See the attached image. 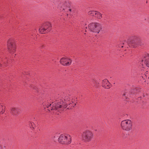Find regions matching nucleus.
<instances>
[{
	"instance_id": "obj_1",
	"label": "nucleus",
	"mask_w": 149,
	"mask_h": 149,
	"mask_svg": "<svg viewBox=\"0 0 149 149\" xmlns=\"http://www.w3.org/2000/svg\"><path fill=\"white\" fill-rule=\"evenodd\" d=\"M70 99L69 97H65V101L64 102L61 99H56V102L54 103L52 102V104L50 100L45 101L43 102L42 104L45 110H47L49 112L51 111H53L54 113L58 114V113H56V112L57 111L61 113L64 111L67 107L68 104L72 107H74L76 105V103L73 102L72 100L71 101L70 103L68 102Z\"/></svg>"
},
{
	"instance_id": "obj_2",
	"label": "nucleus",
	"mask_w": 149,
	"mask_h": 149,
	"mask_svg": "<svg viewBox=\"0 0 149 149\" xmlns=\"http://www.w3.org/2000/svg\"><path fill=\"white\" fill-rule=\"evenodd\" d=\"M84 26L83 28L85 29L86 32L90 31H91L98 33L101 29L100 24L97 23H92L87 25L86 23H84Z\"/></svg>"
},
{
	"instance_id": "obj_3",
	"label": "nucleus",
	"mask_w": 149,
	"mask_h": 149,
	"mask_svg": "<svg viewBox=\"0 0 149 149\" xmlns=\"http://www.w3.org/2000/svg\"><path fill=\"white\" fill-rule=\"evenodd\" d=\"M120 125L122 129L127 131H130L132 129V122L129 119L125 120L122 121Z\"/></svg>"
},
{
	"instance_id": "obj_4",
	"label": "nucleus",
	"mask_w": 149,
	"mask_h": 149,
	"mask_svg": "<svg viewBox=\"0 0 149 149\" xmlns=\"http://www.w3.org/2000/svg\"><path fill=\"white\" fill-rule=\"evenodd\" d=\"M59 142L62 144H68L71 142V138L70 136L67 134H61L58 138Z\"/></svg>"
},
{
	"instance_id": "obj_5",
	"label": "nucleus",
	"mask_w": 149,
	"mask_h": 149,
	"mask_svg": "<svg viewBox=\"0 0 149 149\" xmlns=\"http://www.w3.org/2000/svg\"><path fill=\"white\" fill-rule=\"evenodd\" d=\"M51 27V24L49 22H46L43 24L40 27L39 31L40 33H45L50 31Z\"/></svg>"
},
{
	"instance_id": "obj_6",
	"label": "nucleus",
	"mask_w": 149,
	"mask_h": 149,
	"mask_svg": "<svg viewBox=\"0 0 149 149\" xmlns=\"http://www.w3.org/2000/svg\"><path fill=\"white\" fill-rule=\"evenodd\" d=\"M93 138L92 132L89 130H86L83 132L82 134L81 139L85 142H89L91 141Z\"/></svg>"
},
{
	"instance_id": "obj_7",
	"label": "nucleus",
	"mask_w": 149,
	"mask_h": 149,
	"mask_svg": "<svg viewBox=\"0 0 149 149\" xmlns=\"http://www.w3.org/2000/svg\"><path fill=\"white\" fill-rule=\"evenodd\" d=\"M58 8L63 12H70L71 9L70 8V4L68 2H63L59 4Z\"/></svg>"
},
{
	"instance_id": "obj_8",
	"label": "nucleus",
	"mask_w": 149,
	"mask_h": 149,
	"mask_svg": "<svg viewBox=\"0 0 149 149\" xmlns=\"http://www.w3.org/2000/svg\"><path fill=\"white\" fill-rule=\"evenodd\" d=\"M8 47L9 52L13 54L15 52V45L12 39H10L8 42Z\"/></svg>"
},
{
	"instance_id": "obj_9",
	"label": "nucleus",
	"mask_w": 149,
	"mask_h": 149,
	"mask_svg": "<svg viewBox=\"0 0 149 149\" xmlns=\"http://www.w3.org/2000/svg\"><path fill=\"white\" fill-rule=\"evenodd\" d=\"M135 38L136 37L134 36V37H132V38H131L130 39V40H128L127 42L123 43V46H121L120 45H118V47H125L126 46L125 44H127L128 45L129 47H131L133 48L136 47V41L135 40H132V38Z\"/></svg>"
},
{
	"instance_id": "obj_10",
	"label": "nucleus",
	"mask_w": 149,
	"mask_h": 149,
	"mask_svg": "<svg viewBox=\"0 0 149 149\" xmlns=\"http://www.w3.org/2000/svg\"><path fill=\"white\" fill-rule=\"evenodd\" d=\"M142 65L144 63L147 67L149 68V54H145L142 60Z\"/></svg>"
},
{
	"instance_id": "obj_11",
	"label": "nucleus",
	"mask_w": 149,
	"mask_h": 149,
	"mask_svg": "<svg viewBox=\"0 0 149 149\" xmlns=\"http://www.w3.org/2000/svg\"><path fill=\"white\" fill-rule=\"evenodd\" d=\"M60 62L63 65H69L71 64L72 61L69 58H62L61 59Z\"/></svg>"
},
{
	"instance_id": "obj_12",
	"label": "nucleus",
	"mask_w": 149,
	"mask_h": 149,
	"mask_svg": "<svg viewBox=\"0 0 149 149\" xmlns=\"http://www.w3.org/2000/svg\"><path fill=\"white\" fill-rule=\"evenodd\" d=\"M102 86L105 88L109 89L111 87V84L107 79H105L102 81Z\"/></svg>"
},
{
	"instance_id": "obj_13",
	"label": "nucleus",
	"mask_w": 149,
	"mask_h": 149,
	"mask_svg": "<svg viewBox=\"0 0 149 149\" xmlns=\"http://www.w3.org/2000/svg\"><path fill=\"white\" fill-rule=\"evenodd\" d=\"M20 110L18 108L13 107L11 110V113L15 116H17L20 113Z\"/></svg>"
},
{
	"instance_id": "obj_14",
	"label": "nucleus",
	"mask_w": 149,
	"mask_h": 149,
	"mask_svg": "<svg viewBox=\"0 0 149 149\" xmlns=\"http://www.w3.org/2000/svg\"><path fill=\"white\" fill-rule=\"evenodd\" d=\"M7 60L5 59H3L0 56V67H6L7 65L6 61Z\"/></svg>"
},
{
	"instance_id": "obj_15",
	"label": "nucleus",
	"mask_w": 149,
	"mask_h": 149,
	"mask_svg": "<svg viewBox=\"0 0 149 149\" xmlns=\"http://www.w3.org/2000/svg\"><path fill=\"white\" fill-rule=\"evenodd\" d=\"M90 84L92 85L97 87L99 85V83L96 81L95 79H92L90 82Z\"/></svg>"
},
{
	"instance_id": "obj_16",
	"label": "nucleus",
	"mask_w": 149,
	"mask_h": 149,
	"mask_svg": "<svg viewBox=\"0 0 149 149\" xmlns=\"http://www.w3.org/2000/svg\"><path fill=\"white\" fill-rule=\"evenodd\" d=\"M5 107L2 104H0V114H2L5 112Z\"/></svg>"
},
{
	"instance_id": "obj_17",
	"label": "nucleus",
	"mask_w": 149,
	"mask_h": 149,
	"mask_svg": "<svg viewBox=\"0 0 149 149\" xmlns=\"http://www.w3.org/2000/svg\"><path fill=\"white\" fill-rule=\"evenodd\" d=\"M94 17L97 19H100L102 17V15L99 12L97 11L96 14L95 15Z\"/></svg>"
},
{
	"instance_id": "obj_18",
	"label": "nucleus",
	"mask_w": 149,
	"mask_h": 149,
	"mask_svg": "<svg viewBox=\"0 0 149 149\" xmlns=\"http://www.w3.org/2000/svg\"><path fill=\"white\" fill-rule=\"evenodd\" d=\"M96 11L90 10L88 12V15L94 17L95 14H96Z\"/></svg>"
},
{
	"instance_id": "obj_19",
	"label": "nucleus",
	"mask_w": 149,
	"mask_h": 149,
	"mask_svg": "<svg viewBox=\"0 0 149 149\" xmlns=\"http://www.w3.org/2000/svg\"><path fill=\"white\" fill-rule=\"evenodd\" d=\"M29 127L31 129H33L35 127V124L33 122H30L29 123Z\"/></svg>"
},
{
	"instance_id": "obj_20",
	"label": "nucleus",
	"mask_w": 149,
	"mask_h": 149,
	"mask_svg": "<svg viewBox=\"0 0 149 149\" xmlns=\"http://www.w3.org/2000/svg\"><path fill=\"white\" fill-rule=\"evenodd\" d=\"M132 94V93H128L127 92H125V93H123V96H126L125 97L126 98H127V97L128 98V96L129 94Z\"/></svg>"
},
{
	"instance_id": "obj_21",
	"label": "nucleus",
	"mask_w": 149,
	"mask_h": 149,
	"mask_svg": "<svg viewBox=\"0 0 149 149\" xmlns=\"http://www.w3.org/2000/svg\"><path fill=\"white\" fill-rule=\"evenodd\" d=\"M52 0L51 1L52 2H53V3H54L55 4H56V2H55V1H56L57 0Z\"/></svg>"
},
{
	"instance_id": "obj_22",
	"label": "nucleus",
	"mask_w": 149,
	"mask_h": 149,
	"mask_svg": "<svg viewBox=\"0 0 149 149\" xmlns=\"http://www.w3.org/2000/svg\"><path fill=\"white\" fill-rule=\"evenodd\" d=\"M147 73V72H145V73L144 74L146 76H147V75H146Z\"/></svg>"
},
{
	"instance_id": "obj_23",
	"label": "nucleus",
	"mask_w": 149,
	"mask_h": 149,
	"mask_svg": "<svg viewBox=\"0 0 149 149\" xmlns=\"http://www.w3.org/2000/svg\"><path fill=\"white\" fill-rule=\"evenodd\" d=\"M0 149H2V147L0 146Z\"/></svg>"
},
{
	"instance_id": "obj_24",
	"label": "nucleus",
	"mask_w": 149,
	"mask_h": 149,
	"mask_svg": "<svg viewBox=\"0 0 149 149\" xmlns=\"http://www.w3.org/2000/svg\"><path fill=\"white\" fill-rule=\"evenodd\" d=\"M33 119H34L35 120H36V118H33Z\"/></svg>"
}]
</instances>
